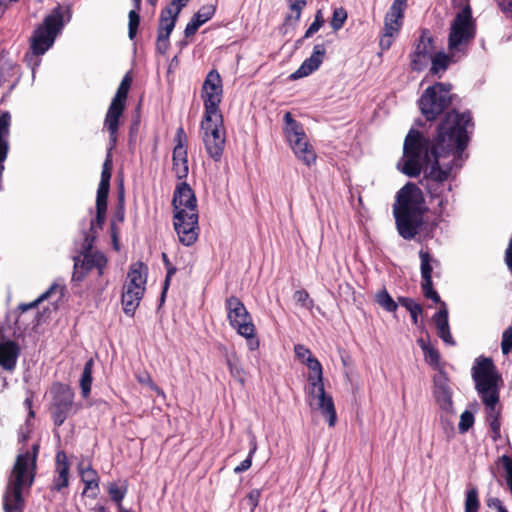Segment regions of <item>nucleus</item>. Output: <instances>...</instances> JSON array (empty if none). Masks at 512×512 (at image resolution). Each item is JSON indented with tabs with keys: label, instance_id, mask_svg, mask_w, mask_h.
I'll return each mask as SVG.
<instances>
[{
	"label": "nucleus",
	"instance_id": "1",
	"mask_svg": "<svg viewBox=\"0 0 512 512\" xmlns=\"http://www.w3.org/2000/svg\"><path fill=\"white\" fill-rule=\"evenodd\" d=\"M448 82L428 86L417 104L425 121L417 118L408 131L402 156L396 163L409 178L423 175L420 184L430 202L452 191L456 171L462 168L475 123L469 109L460 112L451 105L456 94Z\"/></svg>",
	"mask_w": 512,
	"mask_h": 512
},
{
	"label": "nucleus",
	"instance_id": "2",
	"mask_svg": "<svg viewBox=\"0 0 512 512\" xmlns=\"http://www.w3.org/2000/svg\"><path fill=\"white\" fill-rule=\"evenodd\" d=\"M72 15L71 4L62 6L58 3L33 30L29 38V50L24 55V61L31 68L33 79L36 69L41 64L40 57L53 47L56 38L71 21Z\"/></svg>",
	"mask_w": 512,
	"mask_h": 512
},
{
	"label": "nucleus",
	"instance_id": "3",
	"mask_svg": "<svg viewBox=\"0 0 512 512\" xmlns=\"http://www.w3.org/2000/svg\"><path fill=\"white\" fill-rule=\"evenodd\" d=\"M428 211L429 207L426 205L423 191L417 183L408 181L396 193L393 204V216L398 234L404 240L415 239L417 227L421 223V215Z\"/></svg>",
	"mask_w": 512,
	"mask_h": 512
},
{
	"label": "nucleus",
	"instance_id": "4",
	"mask_svg": "<svg viewBox=\"0 0 512 512\" xmlns=\"http://www.w3.org/2000/svg\"><path fill=\"white\" fill-rule=\"evenodd\" d=\"M171 205L173 226L179 242L190 247L199 236V214L196 194L185 180L176 185Z\"/></svg>",
	"mask_w": 512,
	"mask_h": 512
},
{
	"label": "nucleus",
	"instance_id": "5",
	"mask_svg": "<svg viewBox=\"0 0 512 512\" xmlns=\"http://www.w3.org/2000/svg\"><path fill=\"white\" fill-rule=\"evenodd\" d=\"M105 223L97 224L94 219L83 217L78 222V236L73 241V272L71 282L73 286L84 281L87 274L93 270L104 252L94 250L98 231Z\"/></svg>",
	"mask_w": 512,
	"mask_h": 512
},
{
	"label": "nucleus",
	"instance_id": "6",
	"mask_svg": "<svg viewBox=\"0 0 512 512\" xmlns=\"http://www.w3.org/2000/svg\"><path fill=\"white\" fill-rule=\"evenodd\" d=\"M39 445L33 444L32 451L20 453L15 461L4 496L3 508L5 512H22L24 500L22 491L29 488L34 482V471Z\"/></svg>",
	"mask_w": 512,
	"mask_h": 512
},
{
	"label": "nucleus",
	"instance_id": "7",
	"mask_svg": "<svg viewBox=\"0 0 512 512\" xmlns=\"http://www.w3.org/2000/svg\"><path fill=\"white\" fill-rule=\"evenodd\" d=\"M476 32V20L473 17L470 4L467 3L451 22L448 34V50L450 52H463V45L473 40Z\"/></svg>",
	"mask_w": 512,
	"mask_h": 512
},
{
	"label": "nucleus",
	"instance_id": "8",
	"mask_svg": "<svg viewBox=\"0 0 512 512\" xmlns=\"http://www.w3.org/2000/svg\"><path fill=\"white\" fill-rule=\"evenodd\" d=\"M283 132L295 156L306 166L316 162L317 155L313 146L307 141L303 125L294 119L291 112L283 116Z\"/></svg>",
	"mask_w": 512,
	"mask_h": 512
},
{
	"label": "nucleus",
	"instance_id": "9",
	"mask_svg": "<svg viewBox=\"0 0 512 512\" xmlns=\"http://www.w3.org/2000/svg\"><path fill=\"white\" fill-rule=\"evenodd\" d=\"M112 167V155H106L102 166L100 182L96 193L95 209H93L92 207L88 209V214L91 216V219H94V221L97 224L106 222L108 197L112 177Z\"/></svg>",
	"mask_w": 512,
	"mask_h": 512
},
{
	"label": "nucleus",
	"instance_id": "10",
	"mask_svg": "<svg viewBox=\"0 0 512 512\" xmlns=\"http://www.w3.org/2000/svg\"><path fill=\"white\" fill-rule=\"evenodd\" d=\"M306 401L311 410L318 411L326 420L329 427L337 423V411L331 393L325 390V386H309L306 391Z\"/></svg>",
	"mask_w": 512,
	"mask_h": 512
},
{
	"label": "nucleus",
	"instance_id": "11",
	"mask_svg": "<svg viewBox=\"0 0 512 512\" xmlns=\"http://www.w3.org/2000/svg\"><path fill=\"white\" fill-rule=\"evenodd\" d=\"M473 384H503L502 374L490 356L480 355L471 367Z\"/></svg>",
	"mask_w": 512,
	"mask_h": 512
},
{
	"label": "nucleus",
	"instance_id": "12",
	"mask_svg": "<svg viewBox=\"0 0 512 512\" xmlns=\"http://www.w3.org/2000/svg\"><path fill=\"white\" fill-rule=\"evenodd\" d=\"M435 39L427 28L421 29L419 38L416 40L414 50L410 54V67L412 71L422 72L427 67L425 58L435 53Z\"/></svg>",
	"mask_w": 512,
	"mask_h": 512
},
{
	"label": "nucleus",
	"instance_id": "13",
	"mask_svg": "<svg viewBox=\"0 0 512 512\" xmlns=\"http://www.w3.org/2000/svg\"><path fill=\"white\" fill-rule=\"evenodd\" d=\"M54 394V402L51 409L52 418L56 426H61L73 406V393L70 391L69 386H56L52 391Z\"/></svg>",
	"mask_w": 512,
	"mask_h": 512
},
{
	"label": "nucleus",
	"instance_id": "14",
	"mask_svg": "<svg viewBox=\"0 0 512 512\" xmlns=\"http://www.w3.org/2000/svg\"><path fill=\"white\" fill-rule=\"evenodd\" d=\"M326 54V46L324 43H318L313 46L310 57L306 58L296 71L288 76L291 81L307 77L319 69Z\"/></svg>",
	"mask_w": 512,
	"mask_h": 512
},
{
	"label": "nucleus",
	"instance_id": "15",
	"mask_svg": "<svg viewBox=\"0 0 512 512\" xmlns=\"http://www.w3.org/2000/svg\"><path fill=\"white\" fill-rule=\"evenodd\" d=\"M12 117L8 110L0 112V190H3V173L5 170V161L8 158L10 151V128Z\"/></svg>",
	"mask_w": 512,
	"mask_h": 512
},
{
	"label": "nucleus",
	"instance_id": "16",
	"mask_svg": "<svg viewBox=\"0 0 512 512\" xmlns=\"http://www.w3.org/2000/svg\"><path fill=\"white\" fill-rule=\"evenodd\" d=\"M225 308L227 310L229 324L237 333L239 332L240 325L253 323L244 303L237 296L232 295L228 297L225 300Z\"/></svg>",
	"mask_w": 512,
	"mask_h": 512
},
{
	"label": "nucleus",
	"instance_id": "17",
	"mask_svg": "<svg viewBox=\"0 0 512 512\" xmlns=\"http://www.w3.org/2000/svg\"><path fill=\"white\" fill-rule=\"evenodd\" d=\"M20 355V347L17 342L8 338L5 333L0 331V367L4 370L11 371L15 368L18 357Z\"/></svg>",
	"mask_w": 512,
	"mask_h": 512
},
{
	"label": "nucleus",
	"instance_id": "18",
	"mask_svg": "<svg viewBox=\"0 0 512 512\" xmlns=\"http://www.w3.org/2000/svg\"><path fill=\"white\" fill-rule=\"evenodd\" d=\"M69 461L64 451H58L55 456V475L51 484V491L61 492L69 485Z\"/></svg>",
	"mask_w": 512,
	"mask_h": 512
},
{
	"label": "nucleus",
	"instance_id": "19",
	"mask_svg": "<svg viewBox=\"0 0 512 512\" xmlns=\"http://www.w3.org/2000/svg\"><path fill=\"white\" fill-rule=\"evenodd\" d=\"M432 320L437 328L438 337L448 346H455L449 325V310L446 303H442L439 309L433 314Z\"/></svg>",
	"mask_w": 512,
	"mask_h": 512
},
{
	"label": "nucleus",
	"instance_id": "20",
	"mask_svg": "<svg viewBox=\"0 0 512 512\" xmlns=\"http://www.w3.org/2000/svg\"><path fill=\"white\" fill-rule=\"evenodd\" d=\"M42 303L40 301L39 296L29 303H20L17 307V309L14 311L15 319L12 323L7 324L8 330L11 331V335L14 338H21L23 337L25 331L28 329L29 324L26 323L24 320H21V315L26 313L29 310L36 309L38 306Z\"/></svg>",
	"mask_w": 512,
	"mask_h": 512
},
{
	"label": "nucleus",
	"instance_id": "21",
	"mask_svg": "<svg viewBox=\"0 0 512 512\" xmlns=\"http://www.w3.org/2000/svg\"><path fill=\"white\" fill-rule=\"evenodd\" d=\"M216 12V5L207 4L200 7V9L194 13L190 21L186 24L184 29L185 38L193 36L197 30L213 18Z\"/></svg>",
	"mask_w": 512,
	"mask_h": 512
},
{
	"label": "nucleus",
	"instance_id": "22",
	"mask_svg": "<svg viewBox=\"0 0 512 512\" xmlns=\"http://www.w3.org/2000/svg\"><path fill=\"white\" fill-rule=\"evenodd\" d=\"M145 287H133L124 285L121 303L123 311L127 316L133 317L143 298Z\"/></svg>",
	"mask_w": 512,
	"mask_h": 512
},
{
	"label": "nucleus",
	"instance_id": "23",
	"mask_svg": "<svg viewBox=\"0 0 512 512\" xmlns=\"http://www.w3.org/2000/svg\"><path fill=\"white\" fill-rule=\"evenodd\" d=\"M131 82L132 78L130 74L127 73L120 82V85L118 86L117 91L111 100L107 112L123 115L126 108V102L131 87Z\"/></svg>",
	"mask_w": 512,
	"mask_h": 512
},
{
	"label": "nucleus",
	"instance_id": "24",
	"mask_svg": "<svg viewBox=\"0 0 512 512\" xmlns=\"http://www.w3.org/2000/svg\"><path fill=\"white\" fill-rule=\"evenodd\" d=\"M21 78V66L10 58L9 52H0V86L10 82L12 78Z\"/></svg>",
	"mask_w": 512,
	"mask_h": 512
},
{
	"label": "nucleus",
	"instance_id": "25",
	"mask_svg": "<svg viewBox=\"0 0 512 512\" xmlns=\"http://www.w3.org/2000/svg\"><path fill=\"white\" fill-rule=\"evenodd\" d=\"M288 7L293 14H287L285 16L283 24L279 27V31L282 34H287L288 28L295 29L300 18L304 7L307 5V0H287Z\"/></svg>",
	"mask_w": 512,
	"mask_h": 512
},
{
	"label": "nucleus",
	"instance_id": "26",
	"mask_svg": "<svg viewBox=\"0 0 512 512\" xmlns=\"http://www.w3.org/2000/svg\"><path fill=\"white\" fill-rule=\"evenodd\" d=\"M148 266L142 261H136L129 267L126 285L133 287H145L148 277Z\"/></svg>",
	"mask_w": 512,
	"mask_h": 512
},
{
	"label": "nucleus",
	"instance_id": "27",
	"mask_svg": "<svg viewBox=\"0 0 512 512\" xmlns=\"http://www.w3.org/2000/svg\"><path fill=\"white\" fill-rule=\"evenodd\" d=\"M202 98L204 103V115L202 121L206 124L211 122V120L218 119V115L222 114L219 109L222 95L203 93Z\"/></svg>",
	"mask_w": 512,
	"mask_h": 512
},
{
	"label": "nucleus",
	"instance_id": "28",
	"mask_svg": "<svg viewBox=\"0 0 512 512\" xmlns=\"http://www.w3.org/2000/svg\"><path fill=\"white\" fill-rule=\"evenodd\" d=\"M429 59L431 60L430 74L439 78L448 70L450 64L455 62L453 55L447 54L443 50L433 53Z\"/></svg>",
	"mask_w": 512,
	"mask_h": 512
},
{
	"label": "nucleus",
	"instance_id": "29",
	"mask_svg": "<svg viewBox=\"0 0 512 512\" xmlns=\"http://www.w3.org/2000/svg\"><path fill=\"white\" fill-rule=\"evenodd\" d=\"M419 227H417L416 238L414 239L416 242L422 244L424 242H428L435 237L436 230L439 226L440 220L435 218L433 220L425 219V214L421 215Z\"/></svg>",
	"mask_w": 512,
	"mask_h": 512
},
{
	"label": "nucleus",
	"instance_id": "30",
	"mask_svg": "<svg viewBox=\"0 0 512 512\" xmlns=\"http://www.w3.org/2000/svg\"><path fill=\"white\" fill-rule=\"evenodd\" d=\"M107 265H108V258L104 254L102 256V258L99 259L96 267L94 268L97 270L98 278L95 281V283L90 284L88 287V289L91 291V293L95 297H101L109 285V280H104L102 278L105 273V269H106Z\"/></svg>",
	"mask_w": 512,
	"mask_h": 512
},
{
	"label": "nucleus",
	"instance_id": "31",
	"mask_svg": "<svg viewBox=\"0 0 512 512\" xmlns=\"http://www.w3.org/2000/svg\"><path fill=\"white\" fill-rule=\"evenodd\" d=\"M178 16L173 13L170 6L164 7L159 16L157 34L170 37L177 23Z\"/></svg>",
	"mask_w": 512,
	"mask_h": 512
},
{
	"label": "nucleus",
	"instance_id": "32",
	"mask_svg": "<svg viewBox=\"0 0 512 512\" xmlns=\"http://www.w3.org/2000/svg\"><path fill=\"white\" fill-rule=\"evenodd\" d=\"M121 116L122 115H118L116 113L106 112L104 127L109 133V146L107 148L106 155H112V150L116 146Z\"/></svg>",
	"mask_w": 512,
	"mask_h": 512
},
{
	"label": "nucleus",
	"instance_id": "33",
	"mask_svg": "<svg viewBox=\"0 0 512 512\" xmlns=\"http://www.w3.org/2000/svg\"><path fill=\"white\" fill-rule=\"evenodd\" d=\"M434 397L439 408L447 415L455 413L453 408L452 393L449 386H435Z\"/></svg>",
	"mask_w": 512,
	"mask_h": 512
},
{
	"label": "nucleus",
	"instance_id": "34",
	"mask_svg": "<svg viewBox=\"0 0 512 512\" xmlns=\"http://www.w3.org/2000/svg\"><path fill=\"white\" fill-rule=\"evenodd\" d=\"M200 129L203 132L202 137L221 139L222 136H226L222 114L218 115V119L211 120L209 123L205 124L204 121H201Z\"/></svg>",
	"mask_w": 512,
	"mask_h": 512
},
{
	"label": "nucleus",
	"instance_id": "35",
	"mask_svg": "<svg viewBox=\"0 0 512 512\" xmlns=\"http://www.w3.org/2000/svg\"><path fill=\"white\" fill-rule=\"evenodd\" d=\"M202 140L208 156L214 162L221 161L226 144V136H222L221 139L202 137Z\"/></svg>",
	"mask_w": 512,
	"mask_h": 512
},
{
	"label": "nucleus",
	"instance_id": "36",
	"mask_svg": "<svg viewBox=\"0 0 512 512\" xmlns=\"http://www.w3.org/2000/svg\"><path fill=\"white\" fill-rule=\"evenodd\" d=\"M172 171L178 180H186L189 173L188 152H172Z\"/></svg>",
	"mask_w": 512,
	"mask_h": 512
},
{
	"label": "nucleus",
	"instance_id": "37",
	"mask_svg": "<svg viewBox=\"0 0 512 512\" xmlns=\"http://www.w3.org/2000/svg\"><path fill=\"white\" fill-rule=\"evenodd\" d=\"M420 258V273L422 280L432 279L434 265L439 266V260L435 259L433 255L428 250L421 249L419 251Z\"/></svg>",
	"mask_w": 512,
	"mask_h": 512
},
{
	"label": "nucleus",
	"instance_id": "38",
	"mask_svg": "<svg viewBox=\"0 0 512 512\" xmlns=\"http://www.w3.org/2000/svg\"><path fill=\"white\" fill-rule=\"evenodd\" d=\"M417 343L423 351L426 363L429 364L434 369L440 368L441 355L438 349L433 347L429 341L423 338L418 339Z\"/></svg>",
	"mask_w": 512,
	"mask_h": 512
},
{
	"label": "nucleus",
	"instance_id": "39",
	"mask_svg": "<svg viewBox=\"0 0 512 512\" xmlns=\"http://www.w3.org/2000/svg\"><path fill=\"white\" fill-rule=\"evenodd\" d=\"M203 93H211L212 95H222L223 86L222 79L219 72L216 69H212L206 75L203 82Z\"/></svg>",
	"mask_w": 512,
	"mask_h": 512
},
{
	"label": "nucleus",
	"instance_id": "40",
	"mask_svg": "<svg viewBox=\"0 0 512 512\" xmlns=\"http://www.w3.org/2000/svg\"><path fill=\"white\" fill-rule=\"evenodd\" d=\"M134 8L130 10L128 17V37L130 40H134L137 36L141 17H140V9L142 0H132Z\"/></svg>",
	"mask_w": 512,
	"mask_h": 512
},
{
	"label": "nucleus",
	"instance_id": "41",
	"mask_svg": "<svg viewBox=\"0 0 512 512\" xmlns=\"http://www.w3.org/2000/svg\"><path fill=\"white\" fill-rule=\"evenodd\" d=\"M486 408L496 407L499 402L498 386H475Z\"/></svg>",
	"mask_w": 512,
	"mask_h": 512
},
{
	"label": "nucleus",
	"instance_id": "42",
	"mask_svg": "<svg viewBox=\"0 0 512 512\" xmlns=\"http://www.w3.org/2000/svg\"><path fill=\"white\" fill-rule=\"evenodd\" d=\"M304 365L308 368L309 384H323V367L320 361L313 356L308 358Z\"/></svg>",
	"mask_w": 512,
	"mask_h": 512
},
{
	"label": "nucleus",
	"instance_id": "43",
	"mask_svg": "<svg viewBox=\"0 0 512 512\" xmlns=\"http://www.w3.org/2000/svg\"><path fill=\"white\" fill-rule=\"evenodd\" d=\"M238 334L246 339L247 346L254 351L259 348L260 341L255 334V326L253 323H245L239 326Z\"/></svg>",
	"mask_w": 512,
	"mask_h": 512
},
{
	"label": "nucleus",
	"instance_id": "44",
	"mask_svg": "<svg viewBox=\"0 0 512 512\" xmlns=\"http://www.w3.org/2000/svg\"><path fill=\"white\" fill-rule=\"evenodd\" d=\"M375 302L387 312L395 313L398 310L397 301L393 299L385 287L375 295Z\"/></svg>",
	"mask_w": 512,
	"mask_h": 512
},
{
	"label": "nucleus",
	"instance_id": "45",
	"mask_svg": "<svg viewBox=\"0 0 512 512\" xmlns=\"http://www.w3.org/2000/svg\"><path fill=\"white\" fill-rule=\"evenodd\" d=\"M125 219V190L123 180L120 181L117 191V206L110 219L116 223H122Z\"/></svg>",
	"mask_w": 512,
	"mask_h": 512
},
{
	"label": "nucleus",
	"instance_id": "46",
	"mask_svg": "<svg viewBox=\"0 0 512 512\" xmlns=\"http://www.w3.org/2000/svg\"><path fill=\"white\" fill-rule=\"evenodd\" d=\"M408 0H393L389 10L387 11L385 17L390 18L393 21H398L403 23L404 12L407 7Z\"/></svg>",
	"mask_w": 512,
	"mask_h": 512
},
{
	"label": "nucleus",
	"instance_id": "47",
	"mask_svg": "<svg viewBox=\"0 0 512 512\" xmlns=\"http://www.w3.org/2000/svg\"><path fill=\"white\" fill-rule=\"evenodd\" d=\"M421 290L425 298L431 300L435 304H439L442 306V301L439 293L434 289L433 279L422 280L421 281Z\"/></svg>",
	"mask_w": 512,
	"mask_h": 512
},
{
	"label": "nucleus",
	"instance_id": "48",
	"mask_svg": "<svg viewBox=\"0 0 512 512\" xmlns=\"http://www.w3.org/2000/svg\"><path fill=\"white\" fill-rule=\"evenodd\" d=\"M108 493L112 501L118 506V512H120V506L127 493V486H119L116 483H110L108 486Z\"/></svg>",
	"mask_w": 512,
	"mask_h": 512
},
{
	"label": "nucleus",
	"instance_id": "49",
	"mask_svg": "<svg viewBox=\"0 0 512 512\" xmlns=\"http://www.w3.org/2000/svg\"><path fill=\"white\" fill-rule=\"evenodd\" d=\"M77 468L81 477V481H100V477L97 471L92 468V465L89 461L87 465H85L83 460L80 461Z\"/></svg>",
	"mask_w": 512,
	"mask_h": 512
},
{
	"label": "nucleus",
	"instance_id": "50",
	"mask_svg": "<svg viewBox=\"0 0 512 512\" xmlns=\"http://www.w3.org/2000/svg\"><path fill=\"white\" fill-rule=\"evenodd\" d=\"M479 507L478 491L475 487H472L466 491L465 512H478Z\"/></svg>",
	"mask_w": 512,
	"mask_h": 512
},
{
	"label": "nucleus",
	"instance_id": "51",
	"mask_svg": "<svg viewBox=\"0 0 512 512\" xmlns=\"http://www.w3.org/2000/svg\"><path fill=\"white\" fill-rule=\"evenodd\" d=\"M348 14L347 11L343 7L335 8L332 13V18L330 20V25L334 31L340 30L346 20H347Z\"/></svg>",
	"mask_w": 512,
	"mask_h": 512
},
{
	"label": "nucleus",
	"instance_id": "52",
	"mask_svg": "<svg viewBox=\"0 0 512 512\" xmlns=\"http://www.w3.org/2000/svg\"><path fill=\"white\" fill-rule=\"evenodd\" d=\"M175 146L173 151L175 152H187V135L182 126L178 127L174 136Z\"/></svg>",
	"mask_w": 512,
	"mask_h": 512
},
{
	"label": "nucleus",
	"instance_id": "53",
	"mask_svg": "<svg viewBox=\"0 0 512 512\" xmlns=\"http://www.w3.org/2000/svg\"><path fill=\"white\" fill-rule=\"evenodd\" d=\"M474 421L475 418L473 413L469 410H465L460 416V421L458 424L459 432L462 434L466 433L470 428L473 427Z\"/></svg>",
	"mask_w": 512,
	"mask_h": 512
},
{
	"label": "nucleus",
	"instance_id": "54",
	"mask_svg": "<svg viewBox=\"0 0 512 512\" xmlns=\"http://www.w3.org/2000/svg\"><path fill=\"white\" fill-rule=\"evenodd\" d=\"M293 299L307 309H312L314 306V300L310 298L309 293L304 289L296 290L293 294Z\"/></svg>",
	"mask_w": 512,
	"mask_h": 512
},
{
	"label": "nucleus",
	"instance_id": "55",
	"mask_svg": "<svg viewBox=\"0 0 512 512\" xmlns=\"http://www.w3.org/2000/svg\"><path fill=\"white\" fill-rule=\"evenodd\" d=\"M501 350L504 355L512 353V325L506 328L502 334Z\"/></svg>",
	"mask_w": 512,
	"mask_h": 512
},
{
	"label": "nucleus",
	"instance_id": "56",
	"mask_svg": "<svg viewBox=\"0 0 512 512\" xmlns=\"http://www.w3.org/2000/svg\"><path fill=\"white\" fill-rule=\"evenodd\" d=\"M84 483V490L82 492L83 496H87L89 498L95 499L99 492L100 487L99 483L100 481H82Z\"/></svg>",
	"mask_w": 512,
	"mask_h": 512
},
{
	"label": "nucleus",
	"instance_id": "57",
	"mask_svg": "<svg viewBox=\"0 0 512 512\" xmlns=\"http://www.w3.org/2000/svg\"><path fill=\"white\" fill-rule=\"evenodd\" d=\"M161 259H162V262H163L164 267L166 269V275H165V279H164L163 282H166L167 284H171V279L176 274L177 268H176V266H174L171 263L168 255L166 253L163 252L161 254Z\"/></svg>",
	"mask_w": 512,
	"mask_h": 512
},
{
	"label": "nucleus",
	"instance_id": "58",
	"mask_svg": "<svg viewBox=\"0 0 512 512\" xmlns=\"http://www.w3.org/2000/svg\"><path fill=\"white\" fill-rule=\"evenodd\" d=\"M402 26V22L393 21L390 18H384V30L385 33L383 35L395 37L398 34L400 27Z\"/></svg>",
	"mask_w": 512,
	"mask_h": 512
},
{
	"label": "nucleus",
	"instance_id": "59",
	"mask_svg": "<svg viewBox=\"0 0 512 512\" xmlns=\"http://www.w3.org/2000/svg\"><path fill=\"white\" fill-rule=\"evenodd\" d=\"M92 369H93V360L89 359L86 361L81 377L78 381V384H92L93 377H92Z\"/></svg>",
	"mask_w": 512,
	"mask_h": 512
},
{
	"label": "nucleus",
	"instance_id": "60",
	"mask_svg": "<svg viewBox=\"0 0 512 512\" xmlns=\"http://www.w3.org/2000/svg\"><path fill=\"white\" fill-rule=\"evenodd\" d=\"M494 2L503 16L512 21V0H494Z\"/></svg>",
	"mask_w": 512,
	"mask_h": 512
},
{
	"label": "nucleus",
	"instance_id": "61",
	"mask_svg": "<svg viewBox=\"0 0 512 512\" xmlns=\"http://www.w3.org/2000/svg\"><path fill=\"white\" fill-rule=\"evenodd\" d=\"M170 47V37L157 34L155 50L160 55H165Z\"/></svg>",
	"mask_w": 512,
	"mask_h": 512
},
{
	"label": "nucleus",
	"instance_id": "62",
	"mask_svg": "<svg viewBox=\"0 0 512 512\" xmlns=\"http://www.w3.org/2000/svg\"><path fill=\"white\" fill-rule=\"evenodd\" d=\"M294 352L297 359L303 364L307 361L308 358H312L314 356L310 349L303 344H296L294 346Z\"/></svg>",
	"mask_w": 512,
	"mask_h": 512
},
{
	"label": "nucleus",
	"instance_id": "63",
	"mask_svg": "<svg viewBox=\"0 0 512 512\" xmlns=\"http://www.w3.org/2000/svg\"><path fill=\"white\" fill-rule=\"evenodd\" d=\"M110 237L112 247L116 252L120 251L119 229L115 221H110Z\"/></svg>",
	"mask_w": 512,
	"mask_h": 512
},
{
	"label": "nucleus",
	"instance_id": "64",
	"mask_svg": "<svg viewBox=\"0 0 512 512\" xmlns=\"http://www.w3.org/2000/svg\"><path fill=\"white\" fill-rule=\"evenodd\" d=\"M447 195H443L442 197L436 198L434 201H437V205L435 208V214L438 218H443L446 215V208L448 205Z\"/></svg>",
	"mask_w": 512,
	"mask_h": 512
}]
</instances>
